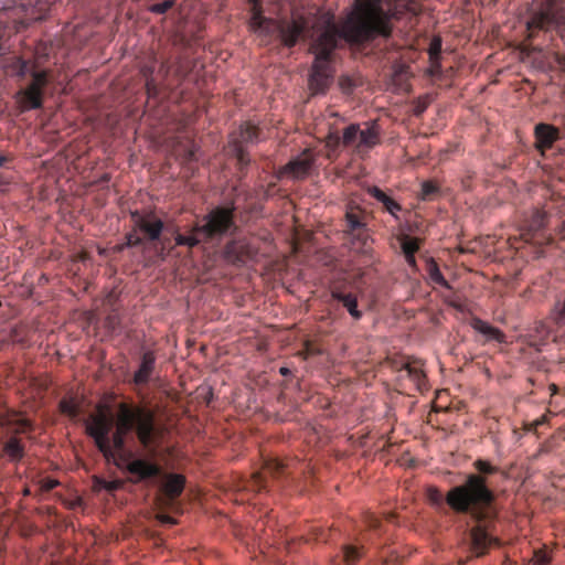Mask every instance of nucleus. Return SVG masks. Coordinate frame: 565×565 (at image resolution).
<instances>
[{
    "mask_svg": "<svg viewBox=\"0 0 565 565\" xmlns=\"http://www.w3.org/2000/svg\"><path fill=\"white\" fill-rule=\"evenodd\" d=\"M392 14L385 10L382 0H355L353 8L339 22L331 12L315 18L308 30L307 40L315 55L309 86L315 94L324 93L332 79V61L338 49L363 45L377 36L390 38L393 25Z\"/></svg>",
    "mask_w": 565,
    "mask_h": 565,
    "instance_id": "obj_1",
    "label": "nucleus"
},
{
    "mask_svg": "<svg viewBox=\"0 0 565 565\" xmlns=\"http://www.w3.org/2000/svg\"><path fill=\"white\" fill-rule=\"evenodd\" d=\"M472 466L477 473H468L465 481L450 488L446 497L451 511L469 515L476 522L469 531L468 558L481 557L499 543L489 532V523L497 519L498 511L495 493L488 484V477L498 473L499 467L484 459L475 460Z\"/></svg>",
    "mask_w": 565,
    "mask_h": 565,
    "instance_id": "obj_2",
    "label": "nucleus"
},
{
    "mask_svg": "<svg viewBox=\"0 0 565 565\" xmlns=\"http://www.w3.org/2000/svg\"><path fill=\"white\" fill-rule=\"evenodd\" d=\"M236 209L234 202L228 206L213 209L191 228L189 234L179 233L173 224L164 223L153 211L134 212L131 218L139 235L138 239L160 243L162 246L174 239L177 245L193 247L231 231L235 226Z\"/></svg>",
    "mask_w": 565,
    "mask_h": 565,
    "instance_id": "obj_3",
    "label": "nucleus"
},
{
    "mask_svg": "<svg viewBox=\"0 0 565 565\" xmlns=\"http://www.w3.org/2000/svg\"><path fill=\"white\" fill-rule=\"evenodd\" d=\"M132 430H135L140 445L154 456L162 443L166 428L156 422L152 411L120 403L115 433L127 436Z\"/></svg>",
    "mask_w": 565,
    "mask_h": 565,
    "instance_id": "obj_4",
    "label": "nucleus"
},
{
    "mask_svg": "<svg viewBox=\"0 0 565 565\" xmlns=\"http://www.w3.org/2000/svg\"><path fill=\"white\" fill-rule=\"evenodd\" d=\"M6 70L11 76L19 78H24L26 75L30 76V82L15 94L21 111L42 108L45 88L51 82L52 71L40 68L36 62L24 60L20 56H13L8 60Z\"/></svg>",
    "mask_w": 565,
    "mask_h": 565,
    "instance_id": "obj_5",
    "label": "nucleus"
},
{
    "mask_svg": "<svg viewBox=\"0 0 565 565\" xmlns=\"http://www.w3.org/2000/svg\"><path fill=\"white\" fill-rule=\"evenodd\" d=\"M249 26L264 44L270 43L273 39H279L285 46L294 47L299 39H307L311 24L303 17L276 21L264 17L260 11L255 9L249 20Z\"/></svg>",
    "mask_w": 565,
    "mask_h": 565,
    "instance_id": "obj_6",
    "label": "nucleus"
},
{
    "mask_svg": "<svg viewBox=\"0 0 565 565\" xmlns=\"http://www.w3.org/2000/svg\"><path fill=\"white\" fill-rule=\"evenodd\" d=\"M110 455L104 456L107 460H116V465L129 475L132 483H141L161 475V467L151 459L135 457L126 448V436L113 433L110 436Z\"/></svg>",
    "mask_w": 565,
    "mask_h": 565,
    "instance_id": "obj_7",
    "label": "nucleus"
},
{
    "mask_svg": "<svg viewBox=\"0 0 565 565\" xmlns=\"http://www.w3.org/2000/svg\"><path fill=\"white\" fill-rule=\"evenodd\" d=\"M381 126L376 120L366 121L363 127L359 124H351L343 129L342 137L330 136L334 145L342 143L352 148L360 157L366 156L374 147L381 143Z\"/></svg>",
    "mask_w": 565,
    "mask_h": 565,
    "instance_id": "obj_8",
    "label": "nucleus"
},
{
    "mask_svg": "<svg viewBox=\"0 0 565 565\" xmlns=\"http://www.w3.org/2000/svg\"><path fill=\"white\" fill-rule=\"evenodd\" d=\"M85 427L87 435L94 439L103 456L110 455L111 416L105 411H98V413L89 415L85 422Z\"/></svg>",
    "mask_w": 565,
    "mask_h": 565,
    "instance_id": "obj_9",
    "label": "nucleus"
},
{
    "mask_svg": "<svg viewBox=\"0 0 565 565\" xmlns=\"http://www.w3.org/2000/svg\"><path fill=\"white\" fill-rule=\"evenodd\" d=\"M365 213L359 206H349L345 213L344 233L351 244L366 246L370 234L365 224Z\"/></svg>",
    "mask_w": 565,
    "mask_h": 565,
    "instance_id": "obj_10",
    "label": "nucleus"
},
{
    "mask_svg": "<svg viewBox=\"0 0 565 565\" xmlns=\"http://www.w3.org/2000/svg\"><path fill=\"white\" fill-rule=\"evenodd\" d=\"M158 478H163V482L161 484V498L160 503L164 507H173L177 499L182 494L185 487V477L180 473H163L148 480L147 482H151Z\"/></svg>",
    "mask_w": 565,
    "mask_h": 565,
    "instance_id": "obj_11",
    "label": "nucleus"
},
{
    "mask_svg": "<svg viewBox=\"0 0 565 565\" xmlns=\"http://www.w3.org/2000/svg\"><path fill=\"white\" fill-rule=\"evenodd\" d=\"M315 161L316 158L311 150L305 149L281 169V174L290 175L294 179H305L309 174Z\"/></svg>",
    "mask_w": 565,
    "mask_h": 565,
    "instance_id": "obj_12",
    "label": "nucleus"
},
{
    "mask_svg": "<svg viewBox=\"0 0 565 565\" xmlns=\"http://www.w3.org/2000/svg\"><path fill=\"white\" fill-rule=\"evenodd\" d=\"M395 369L399 374V379H408L417 391L423 392L427 388L426 374L419 361L414 360L396 363Z\"/></svg>",
    "mask_w": 565,
    "mask_h": 565,
    "instance_id": "obj_13",
    "label": "nucleus"
},
{
    "mask_svg": "<svg viewBox=\"0 0 565 565\" xmlns=\"http://www.w3.org/2000/svg\"><path fill=\"white\" fill-rule=\"evenodd\" d=\"M534 137L535 148L544 153L561 139V131L557 127L551 124L540 122L534 127Z\"/></svg>",
    "mask_w": 565,
    "mask_h": 565,
    "instance_id": "obj_14",
    "label": "nucleus"
},
{
    "mask_svg": "<svg viewBox=\"0 0 565 565\" xmlns=\"http://www.w3.org/2000/svg\"><path fill=\"white\" fill-rule=\"evenodd\" d=\"M259 134L260 130L256 125L245 121L239 126L238 131L233 134L230 146L239 143L245 148L247 145L257 143L259 141Z\"/></svg>",
    "mask_w": 565,
    "mask_h": 565,
    "instance_id": "obj_15",
    "label": "nucleus"
},
{
    "mask_svg": "<svg viewBox=\"0 0 565 565\" xmlns=\"http://www.w3.org/2000/svg\"><path fill=\"white\" fill-rule=\"evenodd\" d=\"M156 363V356L153 352L147 351L141 356V363L139 369L136 371L134 375V382L137 385H145L149 382L150 376L153 372Z\"/></svg>",
    "mask_w": 565,
    "mask_h": 565,
    "instance_id": "obj_16",
    "label": "nucleus"
},
{
    "mask_svg": "<svg viewBox=\"0 0 565 565\" xmlns=\"http://www.w3.org/2000/svg\"><path fill=\"white\" fill-rule=\"evenodd\" d=\"M471 327L477 332L487 337L488 340H494L499 343L505 342V334L500 329L491 326L480 318H473L471 320Z\"/></svg>",
    "mask_w": 565,
    "mask_h": 565,
    "instance_id": "obj_17",
    "label": "nucleus"
},
{
    "mask_svg": "<svg viewBox=\"0 0 565 565\" xmlns=\"http://www.w3.org/2000/svg\"><path fill=\"white\" fill-rule=\"evenodd\" d=\"M0 425L7 429L9 434L13 435L26 433L32 428V424L29 419L17 415H8L3 417Z\"/></svg>",
    "mask_w": 565,
    "mask_h": 565,
    "instance_id": "obj_18",
    "label": "nucleus"
},
{
    "mask_svg": "<svg viewBox=\"0 0 565 565\" xmlns=\"http://www.w3.org/2000/svg\"><path fill=\"white\" fill-rule=\"evenodd\" d=\"M332 298L342 302L354 319L358 320L362 317V312L358 309L356 297L353 294H345L339 289H334L332 291Z\"/></svg>",
    "mask_w": 565,
    "mask_h": 565,
    "instance_id": "obj_19",
    "label": "nucleus"
},
{
    "mask_svg": "<svg viewBox=\"0 0 565 565\" xmlns=\"http://www.w3.org/2000/svg\"><path fill=\"white\" fill-rule=\"evenodd\" d=\"M3 455L8 457V459L12 462H19L24 457V446L21 440L17 437H11L3 444L2 447Z\"/></svg>",
    "mask_w": 565,
    "mask_h": 565,
    "instance_id": "obj_20",
    "label": "nucleus"
},
{
    "mask_svg": "<svg viewBox=\"0 0 565 565\" xmlns=\"http://www.w3.org/2000/svg\"><path fill=\"white\" fill-rule=\"evenodd\" d=\"M426 270L429 276V279L441 287L449 288L447 280L444 278L443 274L439 270L437 263L430 258L426 260Z\"/></svg>",
    "mask_w": 565,
    "mask_h": 565,
    "instance_id": "obj_21",
    "label": "nucleus"
},
{
    "mask_svg": "<svg viewBox=\"0 0 565 565\" xmlns=\"http://www.w3.org/2000/svg\"><path fill=\"white\" fill-rule=\"evenodd\" d=\"M232 153L237 161V167L241 172H244L250 163L249 154L242 145L231 146Z\"/></svg>",
    "mask_w": 565,
    "mask_h": 565,
    "instance_id": "obj_22",
    "label": "nucleus"
},
{
    "mask_svg": "<svg viewBox=\"0 0 565 565\" xmlns=\"http://www.w3.org/2000/svg\"><path fill=\"white\" fill-rule=\"evenodd\" d=\"M440 193L439 186L434 181H424L419 193V199L423 201H434Z\"/></svg>",
    "mask_w": 565,
    "mask_h": 565,
    "instance_id": "obj_23",
    "label": "nucleus"
},
{
    "mask_svg": "<svg viewBox=\"0 0 565 565\" xmlns=\"http://www.w3.org/2000/svg\"><path fill=\"white\" fill-rule=\"evenodd\" d=\"M60 411L70 418L75 419L81 413L79 405L73 398H63L60 402Z\"/></svg>",
    "mask_w": 565,
    "mask_h": 565,
    "instance_id": "obj_24",
    "label": "nucleus"
},
{
    "mask_svg": "<svg viewBox=\"0 0 565 565\" xmlns=\"http://www.w3.org/2000/svg\"><path fill=\"white\" fill-rule=\"evenodd\" d=\"M553 23V18L547 12L536 13L529 22V28L539 30H548Z\"/></svg>",
    "mask_w": 565,
    "mask_h": 565,
    "instance_id": "obj_25",
    "label": "nucleus"
},
{
    "mask_svg": "<svg viewBox=\"0 0 565 565\" xmlns=\"http://www.w3.org/2000/svg\"><path fill=\"white\" fill-rule=\"evenodd\" d=\"M362 551L354 545H344L342 548V561L345 565H354L361 557Z\"/></svg>",
    "mask_w": 565,
    "mask_h": 565,
    "instance_id": "obj_26",
    "label": "nucleus"
},
{
    "mask_svg": "<svg viewBox=\"0 0 565 565\" xmlns=\"http://www.w3.org/2000/svg\"><path fill=\"white\" fill-rule=\"evenodd\" d=\"M443 41L441 38L436 35L431 39L428 47L429 62L439 66V60L441 54Z\"/></svg>",
    "mask_w": 565,
    "mask_h": 565,
    "instance_id": "obj_27",
    "label": "nucleus"
},
{
    "mask_svg": "<svg viewBox=\"0 0 565 565\" xmlns=\"http://www.w3.org/2000/svg\"><path fill=\"white\" fill-rule=\"evenodd\" d=\"M547 213L544 210H535L532 214L529 227L531 231H540L546 225Z\"/></svg>",
    "mask_w": 565,
    "mask_h": 565,
    "instance_id": "obj_28",
    "label": "nucleus"
},
{
    "mask_svg": "<svg viewBox=\"0 0 565 565\" xmlns=\"http://www.w3.org/2000/svg\"><path fill=\"white\" fill-rule=\"evenodd\" d=\"M361 84L360 77H354L350 75H342L339 78V86L341 90L345 94H351L355 87Z\"/></svg>",
    "mask_w": 565,
    "mask_h": 565,
    "instance_id": "obj_29",
    "label": "nucleus"
},
{
    "mask_svg": "<svg viewBox=\"0 0 565 565\" xmlns=\"http://www.w3.org/2000/svg\"><path fill=\"white\" fill-rule=\"evenodd\" d=\"M552 561L551 554L546 548H539L533 552L529 565H548Z\"/></svg>",
    "mask_w": 565,
    "mask_h": 565,
    "instance_id": "obj_30",
    "label": "nucleus"
},
{
    "mask_svg": "<svg viewBox=\"0 0 565 565\" xmlns=\"http://www.w3.org/2000/svg\"><path fill=\"white\" fill-rule=\"evenodd\" d=\"M249 487L252 490H255V491H262V490L266 489L267 480H266L264 472L258 471V472L253 473V476L249 480Z\"/></svg>",
    "mask_w": 565,
    "mask_h": 565,
    "instance_id": "obj_31",
    "label": "nucleus"
},
{
    "mask_svg": "<svg viewBox=\"0 0 565 565\" xmlns=\"http://www.w3.org/2000/svg\"><path fill=\"white\" fill-rule=\"evenodd\" d=\"M447 494L444 497L443 493L437 488H429L428 489V499L429 501L437 507H443L444 504H447L446 501Z\"/></svg>",
    "mask_w": 565,
    "mask_h": 565,
    "instance_id": "obj_32",
    "label": "nucleus"
},
{
    "mask_svg": "<svg viewBox=\"0 0 565 565\" xmlns=\"http://www.w3.org/2000/svg\"><path fill=\"white\" fill-rule=\"evenodd\" d=\"M175 3V0H163L158 3L149 6V11L156 14H163L170 10Z\"/></svg>",
    "mask_w": 565,
    "mask_h": 565,
    "instance_id": "obj_33",
    "label": "nucleus"
},
{
    "mask_svg": "<svg viewBox=\"0 0 565 565\" xmlns=\"http://www.w3.org/2000/svg\"><path fill=\"white\" fill-rule=\"evenodd\" d=\"M399 242H401V247H407V248L419 247V245L422 244V242L418 237L412 236L404 232H402L399 234Z\"/></svg>",
    "mask_w": 565,
    "mask_h": 565,
    "instance_id": "obj_34",
    "label": "nucleus"
},
{
    "mask_svg": "<svg viewBox=\"0 0 565 565\" xmlns=\"http://www.w3.org/2000/svg\"><path fill=\"white\" fill-rule=\"evenodd\" d=\"M367 193L382 204L388 199V195L377 186L369 188Z\"/></svg>",
    "mask_w": 565,
    "mask_h": 565,
    "instance_id": "obj_35",
    "label": "nucleus"
},
{
    "mask_svg": "<svg viewBox=\"0 0 565 565\" xmlns=\"http://www.w3.org/2000/svg\"><path fill=\"white\" fill-rule=\"evenodd\" d=\"M384 209L392 214L393 216H397V213L402 211V206L391 196H388L387 201L383 204Z\"/></svg>",
    "mask_w": 565,
    "mask_h": 565,
    "instance_id": "obj_36",
    "label": "nucleus"
},
{
    "mask_svg": "<svg viewBox=\"0 0 565 565\" xmlns=\"http://www.w3.org/2000/svg\"><path fill=\"white\" fill-rule=\"evenodd\" d=\"M146 92L149 97H157L159 94V87L154 78H148L146 81Z\"/></svg>",
    "mask_w": 565,
    "mask_h": 565,
    "instance_id": "obj_37",
    "label": "nucleus"
},
{
    "mask_svg": "<svg viewBox=\"0 0 565 565\" xmlns=\"http://www.w3.org/2000/svg\"><path fill=\"white\" fill-rule=\"evenodd\" d=\"M284 470V465L277 460H269L266 463L265 471L270 473H280Z\"/></svg>",
    "mask_w": 565,
    "mask_h": 565,
    "instance_id": "obj_38",
    "label": "nucleus"
},
{
    "mask_svg": "<svg viewBox=\"0 0 565 565\" xmlns=\"http://www.w3.org/2000/svg\"><path fill=\"white\" fill-rule=\"evenodd\" d=\"M58 484V481L54 480V479H51V478H44L41 480V489L42 491H51L53 490L54 488H56Z\"/></svg>",
    "mask_w": 565,
    "mask_h": 565,
    "instance_id": "obj_39",
    "label": "nucleus"
},
{
    "mask_svg": "<svg viewBox=\"0 0 565 565\" xmlns=\"http://www.w3.org/2000/svg\"><path fill=\"white\" fill-rule=\"evenodd\" d=\"M246 213L250 215H258L262 213L263 206L260 203H250L244 206Z\"/></svg>",
    "mask_w": 565,
    "mask_h": 565,
    "instance_id": "obj_40",
    "label": "nucleus"
},
{
    "mask_svg": "<svg viewBox=\"0 0 565 565\" xmlns=\"http://www.w3.org/2000/svg\"><path fill=\"white\" fill-rule=\"evenodd\" d=\"M418 249H403V252L405 253V259L411 266H415V252Z\"/></svg>",
    "mask_w": 565,
    "mask_h": 565,
    "instance_id": "obj_41",
    "label": "nucleus"
},
{
    "mask_svg": "<svg viewBox=\"0 0 565 565\" xmlns=\"http://www.w3.org/2000/svg\"><path fill=\"white\" fill-rule=\"evenodd\" d=\"M153 72H154V67L152 65H145L141 68V74H142L145 81H148V78H153Z\"/></svg>",
    "mask_w": 565,
    "mask_h": 565,
    "instance_id": "obj_42",
    "label": "nucleus"
},
{
    "mask_svg": "<svg viewBox=\"0 0 565 565\" xmlns=\"http://www.w3.org/2000/svg\"><path fill=\"white\" fill-rule=\"evenodd\" d=\"M118 324V319H117V316L116 315H109L107 317V326L110 328V329H115L116 326Z\"/></svg>",
    "mask_w": 565,
    "mask_h": 565,
    "instance_id": "obj_43",
    "label": "nucleus"
},
{
    "mask_svg": "<svg viewBox=\"0 0 565 565\" xmlns=\"http://www.w3.org/2000/svg\"><path fill=\"white\" fill-rule=\"evenodd\" d=\"M159 519L162 523H169V524L174 523V520L171 516L166 515V514L159 515Z\"/></svg>",
    "mask_w": 565,
    "mask_h": 565,
    "instance_id": "obj_44",
    "label": "nucleus"
},
{
    "mask_svg": "<svg viewBox=\"0 0 565 565\" xmlns=\"http://www.w3.org/2000/svg\"><path fill=\"white\" fill-rule=\"evenodd\" d=\"M10 161L11 158L9 156H0V168L4 167Z\"/></svg>",
    "mask_w": 565,
    "mask_h": 565,
    "instance_id": "obj_45",
    "label": "nucleus"
},
{
    "mask_svg": "<svg viewBox=\"0 0 565 565\" xmlns=\"http://www.w3.org/2000/svg\"><path fill=\"white\" fill-rule=\"evenodd\" d=\"M430 67H431V74H437V73H440V71H441L440 64H439V66H437L436 64L430 63Z\"/></svg>",
    "mask_w": 565,
    "mask_h": 565,
    "instance_id": "obj_46",
    "label": "nucleus"
},
{
    "mask_svg": "<svg viewBox=\"0 0 565 565\" xmlns=\"http://www.w3.org/2000/svg\"><path fill=\"white\" fill-rule=\"evenodd\" d=\"M279 373L284 376H287V375L291 374V371L288 367L282 366V367H280Z\"/></svg>",
    "mask_w": 565,
    "mask_h": 565,
    "instance_id": "obj_47",
    "label": "nucleus"
},
{
    "mask_svg": "<svg viewBox=\"0 0 565 565\" xmlns=\"http://www.w3.org/2000/svg\"><path fill=\"white\" fill-rule=\"evenodd\" d=\"M9 183V180L3 178L1 174H0V185H6Z\"/></svg>",
    "mask_w": 565,
    "mask_h": 565,
    "instance_id": "obj_48",
    "label": "nucleus"
},
{
    "mask_svg": "<svg viewBox=\"0 0 565 565\" xmlns=\"http://www.w3.org/2000/svg\"><path fill=\"white\" fill-rule=\"evenodd\" d=\"M545 422L544 417L535 422V426H539Z\"/></svg>",
    "mask_w": 565,
    "mask_h": 565,
    "instance_id": "obj_49",
    "label": "nucleus"
},
{
    "mask_svg": "<svg viewBox=\"0 0 565 565\" xmlns=\"http://www.w3.org/2000/svg\"><path fill=\"white\" fill-rule=\"evenodd\" d=\"M111 299H113V292L108 294V296H107V302H109V303H110V302H111Z\"/></svg>",
    "mask_w": 565,
    "mask_h": 565,
    "instance_id": "obj_50",
    "label": "nucleus"
},
{
    "mask_svg": "<svg viewBox=\"0 0 565 565\" xmlns=\"http://www.w3.org/2000/svg\"><path fill=\"white\" fill-rule=\"evenodd\" d=\"M377 523H379V522H377V520H372L371 526H372V527H376V526H377Z\"/></svg>",
    "mask_w": 565,
    "mask_h": 565,
    "instance_id": "obj_51",
    "label": "nucleus"
},
{
    "mask_svg": "<svg viewBox=\"0 0 565 565\" xmlns=\"http://www.w3.org/2000/svg\"><path fill=\"white\" fill-rule=\"evenodd\" d=\"M107 250H108V249L102 248V249H99V254H100V255H106V252H107Z\"/></svg>",
    "mask_w": 565,
    "mask_h": 565,
    "instance_id": "obj_52",
    "label": "nucleus"
},
{
    "mask_svg": "<svg viewBox=\"0 0 565 565\" xmlns=\"http://www.w3.org/2000/svg\"><path fill=\"white\" fill-rule=\"evenodd\" d=\"M243 194H244L245 201H247L250 194L248 192H244Z\"/></svg>",
    "mask_w": 565,
    "mask_h": 565,
    "instance_id": "obj_53",
    "label": "nucleus"
},
{
    "mask_svg": "<svg viewBox=\"0 0 565 565\" xmlns=\"http://www.w3.org/2000/svg\"><path fill=\"white\" fill-rule=\"evenodd\" d=\"M194 157V152L192 150L189 151V159H192Z\"/></svg>",
    "mask_w": 565,
    "mask_h": 565,
    "instance_id": "obj_54",
    "label": "nucleus"
},
{
    "mask_svg": "<svg viewBox=\"0 0 565 565\" xmlns=\"http://www.w3.org/2000/svg\"><path fill=\"white\" fill-rule=\"evenodd\" d=\"M23 494H24V495H29V494H30V490H29L28 488H26V489H24Z\"/></svg>",
    "mask_w": 565,
    "mask_h": 565,
    "instance_id": "obj_55",
    "label": "nucleus"
},
{
    "mask_svg": "<svg viewBox=\"0 0 565 565\" xmlns=\"http://www.w3.org/2000/svg\"><path fill=\"white\" fill-rule=\"evenodd\" d=\"M161 70H163V71H164V74H167V73H168V68H166V66H164V65H162V66H161Z\"/></svg>",
    "mask_w": 565,
    "mask_h": 565,
    "instance_id": "obj_56",
    "label": "nucleus"
},
{
    "mask_svg": "<svg viewBox=\"0 0 565 565\" xmlns=\"http://www.w3.org/2000/svg\"><path fill=\"white\" fill-rule=\"evenodd\" d=\"M108 489H110V490H111V489H116V486L111 483V484L108 487Z\"/></svg>",
    "mask_w": 565,
    "mask_h": 565,
    "instance_id": "obj_57",
    "label": "nucleus"
},
{
    "mask_svg": "<svg viewBox=\"0 0 565 565\" xmlns=\"http://www.w3.org/2000/svg\"><path fill=\"white\" fill-rule=\"evenodd\" d=\"M459 252L463 253V252H468L469 249H463V248H460L458 249Z\"/></svg>",
    "mask_w": 565,
    "mask_h": 565,
    "instance_id": "obj_58",
    "label": "nucleus"
},
{
    "mask_svg": "<svg viewBox=\"0 0 565 565\" xmlns=\"http://www.w3.org/2000/svg\"><path fill=\"white\" fill-rule=\"evenodd\" d=\"M307 352H308V354H311V353H312V351L310 350V348H309V347L307 348Z\"/></svg>",
    "mask_w": 565,
    "mask_h": 565,
    "instance_id": "obj_59",
    "label": "nucleus"
},
{
    "mask_svg": "<svg viewBox=\"0 0 565 565\" xmlns=\"http://www.w3.org/2000/svg\"><path fill=\"white\" fill-rule=\"evenodd\" d=\"M424 108L422 107H418V111L417 113H423Z\"/></svg>",
    "mask_w": 565,
    "mask_h": 565,
    "instance_id": "obj_60",
    "label": "nucleus"
},
{
    "mask_svg": "<svg viewBox=\"0 0 565 565\" xmlns=\"http://www.w3.org/2000/svg\"><path fill=\"white\" fill-rule=\"evenodd\" d=\"M424 108L422 107H418V111L417 113H423Z\"/></svg>",
    "mask_w": 565,
    "mask_h": 565,
    "instance_id": "obj_61",
    "label": "nucleus"
}]
</instances>
